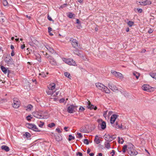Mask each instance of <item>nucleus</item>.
<instances>
[{"instance_id": "f03ea898", "label": "nucleus", "mask_w": 156, "mask_h": 156, "mask_svg": "<svg viewBox=\"0 0 156 156\" xmlns=\"http://www.w3.org/2000/svg\"><path fill=\"white\" fill-rule=\"evenodd\" d=\"M55 84V83H51L48 86V90L46 91L48 95H52L56 91Z\"/></svg>"}, {"instance_id": "dca6fc26", "label": "nucleus", "mask_w": 156, "mask_h": 156, "mask_svg": "<svg viewBox=\"0 0 156 156\" xmlns=\"http://www.w3.org/2000/svg\"><path fill=\"white\" fill-rule=\"evenodd\" d=\"M118 115H113L111 116L110 119V123L111 124H113L115 121L116 119L117 118V116Z\"/></svg>"}, {"instance_id": "58836bf2", "label": "nucleus", "mask_w": 156, "mask_h": 156, "mask_svg": "<svg viewBox=\"0 0 156 156\" xmlns=\"http://www.w3.org/2000/svg\"><path fill=\"white\" fill-rule=\"evenodd\" d=\"M3 1V5L5 6H6L7 5L8 3L6 0H2Z\"/></svg>"}, {"instance_id": "39448f33", "label": "nucleus", "mask_w": 156, "mask_h": 156, "mask_svg": "<svg viewBox=\"0 0 156 156\" xmlns=\"http://www.w3.org/2000/svg\"><path fill=\"white\" fill-rule=\"evenodd\" d=\"M128 154L131 156H134L137 155L138 152L133 147H128L127 149Z\"/></svg>"}, {"instance_id": "3c124183", "label": "nucleus", "mask_w": 156, "mask_h": 156, "mask_svg": "<svg viewBox=\"0 0 156 156\" xmlns=\"http://www.w3.org/2000/svg\"><path fill=\"white\" fill-rule=\"evenodd\" d=\"M4 21V19L3 16L0 17V22H3Z\"/></svg>"}, {"instance_id": "c03bdc74", "label": "nucleus", "mask_w": 156, "mask_h": 156, "mask_svg": "<svg viewBox=\"0 0 156 156\" xmlns=\"http://www.w3.org/2000/svg\"><path fill=\"white\" fill-rule=\"evenodd\" d=\"M40 122L41 124H39L38 125V126L42 128L43 127V126L44 125V122H42L41 121H40Z\"/></svg>"}, {"instance_id": "7ed1b4c3", "label": "nucleus", "mask_w": 156, "mask_h": 156, "mask_svg": "<svg viewBox=\"0 0 156 156\" xmlns=\"http://www.w3.org/2000/svg\"><path fill=\"white\" fill-rule=\"evenodd\" d=\"M33 115L35 117L38 119H44V113L41 112H38L33 113Z\"/></svg>"}, {"instance_id": "6e6552de", "label": "nucleus", "mask_w": 156, "mask_h": 156, "mask_svg": "<svg viewBox=\"0 0 156 156\" xmlns=\"http://www.w3.org/2000/svg\"><path fill=\"white\" fill-rule=\"evenodd\" d=\"M111 73L113 75H114L116 77L122 79L123 78L122 74L120 73L117 72L113 70H112Z\"/></svg>"}, {"instance_id": "a878e982", "label": "nucleus", "mask_w": 156, "mask_h": 156, "mask_svg": "<svg viewBox=\"0 0 156 156\" xmlns=\"http://www.w3.org/2000/svg\"><path fill=\"white\" fill-rule=\"evenodd\" d=\"M23 136L26 138H28L30 137L31 136V134L28 132H26L25 134H23Z\"/></svg>"}, {"instance_id": "774afa93", "label": "nucleus", "mask_w": 156, "mask_h": 156, "mask_svg": "<svg viewBox=\"0 0 156 156\" xmlns=\"http://www.w3.org/2000/svg\"><path fill=\"white\" fill-rule=\"evenodd\" d=\"M76 27L78 29H80V28L82 27L81 24H79V25L77 26Z\"/></svg>"}, {"instance_id": "8fccbe9b", "label": "nucleus", "mask_w": 156, "mask_h": 156, "mask_svg": "<svg viewBox=\"0 0 156 156\" xmlns=\"http://www.w3.org/2000/svg\"><path fill=\"white\" fill-rule=\"evenodd\" d=\"M153 31V30L152 29L150 28L149 30L148 31V32L149 33L151 34V33H152Z\"/></svg>"}, {"instance_id": "864d4df0", "label": "nucleus", "mask_w": 156, "mask_h": 156, "mask_svg": "<svg viewBox=\"0 0 156 156\" xmlns=\"http://www.w3.org/2000/svg\"><path fill=\"white\" fill-rule=\"evenodd\" d=\"M76 155H79V156H83L82 154L80 152H78L76 153Z\"/></svg>"}, {"instance_id": "c85d7f7f", "label": "nucleus", "mask_w": 156, "mask_h": 156, "mask_svg": "<svg viewBox=\"0 0 156 156\" xmlns=\"http://www.w3.org/2000/svg\"><path fill=\"white\" fill-rule=\"evenodd\" d=\"M118 142L119 143H120L121 144H122L124 142V140L122 138H120V137H118Z\"/></svg>"}, {"instance_id": "a19ab883", "label": "nucleus", "mask_w": 156, "mask_h": 156, "mask_svg": "<svg viewBox=\"0 0 156 156\" xmlns=\"http://www.w3.org/2000/svg\"><path fill=\"white\" fill-rule=\"evenodd\" d=\"M127 146L126 145H125L123 146L122 148V151L123 153H124L126 151V149Z\"/></svg>"}, {"instance_id": "0e129e2a", "label": "nucleus", "mask_w": 156, "mask_h": 156, "mask_svg": "<svg viewBox=\"0 0 156 156\" xmlns=\"http://www.w3.org/2000/svg\"><path fill=\"white\" fill-rule=\"evenodd\" d=\"M5 101L6 99H0V103H3V102Z\"/></svg>"}, {"instance_id": "9d476101", "label": "nucleus", "mask_w": 156, "mask_h": 156, "mask_svg": "<svg viewBox=\"0 0 156 156\" xmlns=\"http://www.w3.org/2000/svg\"><path fill=\"white\" fill-rule=\"evenodd\" d=\"M86 103L87 104V107L90 109V110L94 109L95 110H96L97 109V107L96 106H94L93 105H92L90 101H88V100H87V101H86Z\"/></svg>"}, {"instance_id": "b1692460", "label": "nucleus", "mask_w": 156, "mask_h": 156, "mask_svg": "<svg viewBox=\"0 0 156 156\" xmlns=\"http://www.w3.org/2000/svg\"><path fill=\"white\" fill-rule=\"evenodd\" d=\"M25 108H26V110L27 111H30L33 108V106L32 105L29 104L27 106L25 107Z\"/></svg>"}, {"instance_id": "49530a36", "label": "nucleus", "mask_w": 156, "mask_h": 156, "mask_svg": "<svg viewBox=\"0 0 156 156\" xmlns=\"http://www.w3.org/2000/svg\"><path fill=\"white\" fill-rule=\"evenodd\" d=\"M81 58L84 60H86L87 59V58L85 55H82Z\"/></svg>"}, {"instance_id": "1a4fd4ad", "label": "nucleus", "mask_w": 156, "mask_h": 156, "mask_svg": "<svg viewBox=\"0 0 156 156\" xmlns=\"http://www.w3.org/2000/svg\"><path fill=\"white\" fill-rule=\"evenodd\" d=\"M99 125L101 126L102 129L104 130L106 128V123L104 121L101 119H99L98 120Z\"/></svg>"}, {"instance_id": "473e14b6", "label": "nucleus", "mask_w": 156, "mask_h": 156, "mask_svg": "<svg viewBox=\"0 0 156 156\" xmlns=\"http://www.w3.org/2000/svg\"><path fill=\"white\" fill-rule=\"evenodd\" d=\"M80 131L81 132L83 133H85L87 131V130L83 127H82L80 128Z\"/></svg>"}, {"instance_id": "4c0bfd02", "label": "nucleus", "mask_w": 156, "mask_h": 156, "mask_svg": "<svg viewBox=\"0 0 156 156\" xmlns=\"http://www.w3.org/2000/svg\"><path fill=\"white\" fill-rule=\"evenodd\" d=\"M94 141L97 144H98L100 143V140L99 138H95Z\"/></svg>"}, {"instance_id": "f704fd0d", "label": "nucleus", "mask_w": 156, "mask_h": 156, "mask_svg": "<svg viewBox=\"0 0 156 156\" xmlns=\"http://www.w3.org/2000/svg\"><path fill=\"white\" fill-rule=\"evenodd\" d=\"M134 23L132 21H129L127 24L129 27H131L134 24Z\"/></svg>"}, {"instance_id": "9b49d317", "label": "nucleus", "mask_w": 156, "mask_h": 156, "mask_svg": "<svg viewBox=\"0 0 156 156\" xmlns=\"http://www.w3.org/2000/svg\"><path fill=\"white\" fill-rule=\"evenodd\" d=\"M70 41H71V44L74 48H76L78 47V41L76 39L71 38Z\"/></svg>"}, {"instance_id": "f3484780", "label": "nucleus", "mask_w": 156, "mask_h": 156, "mask_svg": "<svg viewBox=\"0 0 156 156\" xmlns=\"http://www.w3.org/2000/svg\"><path fill=\"white\" fill-rule=\"evenodd\" d=\"M49 58L48 60L49 62L52 65H56L57 64V62L54 58L52 56Z\"/></svg>"}, {"instance_id": "c756f323", "label": "nucleus", "mask_w": 156, "mask_h": 156, "mask_svg": "<svg viewBox=\"0 0 156 156\" xmlns=\"http://www.w3.org/2000/svg\"><path fill=\"white\" fill-rule=\"evenodd\" d=\"M68 17L70 18H73L74 17V14L71 12H69L68 15Z\"/></svg>"}, {"instance_id": "69168bd1", "label": "nucleus", "mask_w": 156, "mask_h": 156, "mask_svg": "<svg viewBox=\"0 0 156 156\" xmlns=\"http://www.w3.org/2000/svg\"><path fill=\"white\" fill-rule=\"evenodd\" d=\"M76 23L77 24H80V20L77 19L76 20Z\"/></svg>"}, {"instance_id": "aec40b11", "label": "nucleus", "mask_w": 156, "mask_h": 156, "mask_svg": "<svg viewBox=\"0 0 156 156\" xmlns=\"http://www.w3.org/2000/svg\"><path fill=\"white\" fill-rule=\"evenodd\" d=\"M105 140L109 142L112 141V140H111V136L109 134L105 135Z\"/></svg>"}, {"instance_id": "72a5a7b5", "label": "nucleus", "mask_w": 156, "mask_h": 156, "mask_svg": "<svg viewBox=\"0 0 156 156\" xmlns=\"http://www.w3.org/2000/svg\"><path fill=\"white\" fill-rule=\"evenodd\" d=\"M105 147L107 149H109L110 148V144L109 142L105 143Z\"/></svg>"}, {"instance_id": "338daca9", "label": "nucleus", "mask_w": 156, "mask_h": 156, "mask_svg": "<svg viewBox=\"0 0 156 156\" xmlns=\"http://www.w3.org/2000/svg\"><path fill=\"white\" fill-rule=\"evenodd\" d=\"M48 32L49 33L51 32V31L52 30V28L50 27H49L48 28Z\"/></svg>"}, {"instance_id": "bb28decb", "label": "nucleus", "mask_w": 156, "mask_h": 156, "mask_svg": "<svg viewBox=\"0 0 156 156\" xmlns=\"http://www.w3.org/2000/svg\"><path fill=\"white\" fill-rule=\"evenodd\" d=\"M55 139L58 141H60L62 139V137L61 135L56 136H55Z\"/></svg>"}, {"instance_id": "ddd939ff", "label": "nucleus", "mask_w": 156, "mask_h": 156, "mask_svg": "<svg viewBox=\"0 0 156 156\" xmlns=\"http://www.w3.org/2000/svg\"><path fill=\"white\" fill-rule=\"evenodd\" d=\"M108 86L109 88L113 91H115L118 90V89L116 86L114 85L112 83H109L108 84Z\"/></svg>"}, {"instance_id": "79ce46f5", "label": "nucleus", "mask_w": 156, "mask_h": 156, "mask_svg": "<svg viewBox=\"0 0 156 156\" xmlns=\"http://www.w3.org/2000/svg\"><path fill=\"white\" fill-rule=\"evenodd\" d=\"M32 42H33V44H35L37 45L38 44V41H37L35 39H33V40H32Z\"/></svg>"}, {"instance_id": "423d86ee", "label": "nucleus", "mask_w": 156, "mask_h": 156, "mask_svg": "<svg viewBox=\"0 0 156 156\" xmlns=\"http://www.w3.org/2000/svg\"><path fill=\"white\" fill-rule=\"evenodd\" d=\"M13 107L15 108H18L20 105V102L19 99L17 98H14L13 99Z\"/></svg>"}, {"instance_id": "7c9ffc66", "label": "nucleus", "mask_w": 156, "mask_h": 156, "mask_svg": "<svg viewBox=\"0 0 156 156\" xmlns=\"http://www.w3.org/2000/svg\"><path fill=\"white\" fill-rule=\"evenodd\" d=\"M150 76L156 80V73H150Z\"/></svg>"}, {"instance_id": "0eeeda50", "label": "nucleus", "mask_w": 156, "mask_h": 156, "mask_svg": "<svg viewBox=\"0 0 156 156\" xmlns=\"http://www.w3.org/2000/svg\"><path fill=\"white\" fill-rule=\"evenodd\" d=\"M5 62L9 65H11L13 64V59L9 55L6 57Z\"/></svg>"}, {"instance_id": "5fc2aeb1", "label": "nucleus", "mask_w": 156, "mask_h": 156, "mask_svg": "<svg viewBox=\"0 0 156 156\" xmlns=\"http://www.w3.org/2000/svg\"><path fill=\"white\" fill-rule=\"evenodd\" d=\"M66 5H67L66 4H64L62 5H61L60 6V8H63L64 7H66Z\"/></svg>"}, {"instance_id": "bf43d9fd", "label": "nucleus", "mask_w": 156, "mask_h": 156, "mask_svg": "<svg viewBox=\"0 0 156 156\" xmlns=\"http://www.w3.org/2000/svg\"><path fill=\"white\" fill-rule=\"evenodd\" d=\"M77 134L78 135L79 138H81L82 137V135H81V133H78Z\"/></svg>"}, {"instance_id": "6e6d98bb", "label": "nucleus", "mask_w": 156, "mask_h": 156, "mask_svg": "<svg viewBox=\"0 0 156 156\" xmlns=\"http://www.w3.org/2000/svg\"><path fill=\"white\" fill-rule=\"evenodd\" d=\"M58 94H59V91H57V92H56L55 94H53V96L56 97L58 95Z\"/></svg>"}, {"instance_id": "a211bd4d", "label": "nucleus", "mask_w": 156, "mask_h": 156, "mask_svg": "<svg viewBox=\"0 0 156 156\" xmlns=\"http://www.w3.org/2000/svg\"><path fill=\"white\" fill-rule=\"evenodd\" d=\"M150 86L149 85L147 84H145L142 87V89L145 91H150Z\"/></svg>"}, {"instance_id": "2eb2a0df", "label": "nucleus", "mask_w": 156, "mask_h": 156, "mask_svg": "<svg viewBox=\"0 0 156 156\" xmlns=\"http://www.w3.org/2000/svg\"><path fill=\"white\" fill-rule=\"evenodd\" d=\"M1 69L2 71L4 74L8 73V75H9L10 73V71L8 69V68H6L3 66H1Z\"/></svg>"}, {"instance_id": "052dcab7", "label": "nucleus", "mask_w": 156, "mask_h": 156, "mask_svg": "<svg viewBox=\"0 0 156 156\" xmlns=\"http://www.w3.org/2000/svg\"><path fill=\"white\" fill-rule=\"evenodd\" d=\"M113 112L112 111H109L108 113V117H109L110 115H111L112 113Z\"/></svg>"}, {"instance_id": "f257e3e1", "label": "nucleus", "mask_w": 156, "mask_h": 156, "mask_svg": "<svg viewBox=\"0 0 156 156\" xmlns=\"http://www.w3.org/2000/svg\"><path fill=\"white\" fill-rule=\"evenodd\" d=\"M96 87L99 89L104 91L105 93L109 94L110 93V90L108 87L105 86L102 84L100 83H95Z\"/></svg>"}, {"instance_id": "5701e85b", "label": "nucleus", "mask_w": 156, "mask_h": 156, "mask_svg": "<svg viewBox=\"0 0 156 156\" xmlns=\"http://www.w3.org/2000/svg\"><path fill=\"white\" fill-rule=\"evenodd\" d=\"M43 53V54L44 55L45 57L48 59V60L49 59V58L51 57V56L49 55L47 53L44 51H42Z\"/></svg>"}, {"instance_id": "412c9836", "label": "nucleus", "mask_w": 156, "mask_h": 156, "mask_svg": "<svg viewBox=\"0 0 156 156\" xmlns=\"http://www.w3.org/2000/svg\"><path fill=\"white\" fill-rule=\"evenodd\" d=\"M1 149L2 150H4L6 152L9 151V149L8 147L5 145H2L1 146Z\"/></svg>"}, {"instance_id": "13d9d810", "label": "nucleus", "mask_w": 156, "mask_h": 156, "mask_svg": "<svg viewBox=\"0 0 156 156\" xmlns=\"http://www.w3.org/2000/svg\"><path fill=\"white\" fill-rule=\"evenodd\" d=\"M15 55V53L14 51L13 50H12V52L11 53V55L12 56H13Z\"/></svg>"}, {"instance_id": "cd10ccee", "label": "nucleus", "mask_w": 156, "mask_h": 156, "mask_svg": "<svg viewBox=\"0 0 156 156\" xmlns=\"http://www.w3.org/2000/svg\"><path fill=\"white\" fill-rule=\"evenodd\" d=\"M64 75L68 78L71 79V76L69 73L68 72H65L64 73Z\"/></svg>"}, {"instance_id": "680f3d73", "label": "nucleus", "mask_w": 156, "mask_h": 156, "mask_svg": "<svg viewBox=\"0 0 156 156\" xmlns=\"http://www.w3.org/2000/svg\"><path fill=\"white\" fill-rule=\"evenodd\" d=\"M65 101V99L64 98H62L60 100L59 102L60 103H63Z\"/></svg>"}, {"instance_id": "20e7f679", "label": "nucleus", "mask_w": 156, "mask_h": 156, "mask_svg": "<svg viewBox=\"0 0 156 156\" xmlns=\"http://www.w3.org/2000/svg\"><path fill=\"white\" fill-rule=\"evenodd\" d=\"M63 60L66 64L73 66H76V64L75 61L73 59H67L66 58H63Z\"/></svg>"}, {"instance_id": "4be33fe9", "label": "nucleus", "mask_w": 156, "mask_h": 156, "mask_svg": "<svg viewBox=\"0 0 156 156\" xmlns=\"http://www.w3.org/2000/svg\"><path fill=\"white\" fill-rule=\"evenodd\" d=\"M133 75L135 76L137 79H138L139 76H140V74L139 73L137 72L136 71L134 72L133 73Z\"/></svg>"}, {"instance_id": "6ab92c4d", "label": "nucleus", "mask_w": 156, "mask_h": 156, "mask_svg": "<svg viewBox=\"0 0 156 156\" xmlns=\"http://www.w3.org/2000/svg\"><path fill=\"white\" fill-rule=\"evenodd\" d=\"M45 46L47 49L51 53H53L54 52V50L48 44L45 45Z\"/></svg>"}, {"instance_id": "4468645a", "label": "nucleus", "mask_w": 156, "mask_h": 156, "mask_svg": "<svg viewBox=\"0 0 156 156\" xmlns=\"http://www.w3.org/2000/svg\"><path fill=\"white\" fill-rule=\"evenodd\" d=\"M140 5H149L151 4V1L149 0H145L144 1H140L138 2Z\"/></svg>"}, {"instance_id": "ea45409f", "label": "nucleus", "mask_w": 156, "mask_h": 156, "mask_svg": "<svg viewBox=\"0 0 156 156\" xmlns=\"http://www.w3.org/2000/svg\"><path fill=\"white\" fill-rule=\"evenodd\" d=\"M83 143L84 144L88 145L89 144V141L87 139H85L83 140Z\"/></svg>"}, {"instance_id": "e433bc0d", "label": "nucleus", "mask_w": 156, "mask_h": 156, "mask_svg": "<svg viewBox=\"0 0 156 156\" xmlns=\"http://www.w3.org/2000/svg\"><path fill=\"white\" fill-rule=\"evenodd\" d=\"M55 126V123L52 122L48 125V126L50 128H52V127L54 126Z\"/></svg>"}, {"instance_id": "a18cd8bd", "label": "nucleus", "mask_w": 156, "mask_h": 156, "mask_svg": "<svg viewBox=\"0 0 156 156\" xmlns=\"http://www.w3.org/2000/svg\"><path fill=\"white\" fill-rule=\"evenodd\" d=\"M39 75H41V76L43 77L46 76L45 74L43 72H41V73L39 74Z\"/></svg>"}, {"instance_id": "c9c22d12", "label": "nucleus", "mask_w": 156, "mask_h": 156, "mask_svg": "<svg viewBox=\"0 0 156 156\" xmlns=\"http://www.w3.org/2000/svg\"><path fill=\"white\" fill-rule=\"evenodd\" d=\"M69 141H70L72 140H74L75 139V137L71 135H69Z\"/></svg>"}, {"instance_id": "2f4dec72", "label": "nucleus", "mask_w": 156, "mask_h": 156, "mask_svg": "<svg viewBox=\"0 0 156 156\" xmlns=\"http://www.w3.org/2000/svg\"><path fill=\"white\" fill-rule=\"evenodd\" d=\"M34 125L32 124L28 123L27 124V127L29 129H32Z\"/></svg>"}, {"instance_id": "e2e57ef3", "label": "nucleus", "mask_w": 156, "mask_h": 156, "mask_svg": "<svg viewBox=\"0 0 156 156\" xmlns=\"http://www.w3.org/2000/svg\"><path fill=\"white\" fill-rule=\"evenodd\" d=\"M48 19L50 21H53V20L51 17H50L49 15H48Z\"/></svg>"}, {"instance_id": "f8f14e48", "label": "nucleus", "mask_w": 156, "mask_h": 156, "mask_svg": "<svg viewBox=\"0 0 156 156\" xmlns=\"http://www.w3.org/2000/svg\"><path fill=\"white\" fill-rule=\"evenodd\" d=\"M76 106L73 105H71L69 106L67 108L68 112L70 113H72L75 112L74 109Z\"/></svg>"}, {"instance_id": "de8ad7c7", "label": "nucleus", "mask_w": 156, "mask_h": 156, "mask_svg": "<svg viewBox=\"0 0 156 156\" xmlns=\"http://www.w3.org/2000/svg\"><path fill=\"white\" fill-rule=\"evenodd\" d=\"M85 109V108L83 107H80V108L79 110L80 112H83Z\"/></svg>"}, {"instance_id": "603ef678", "label": "nucleus", "mask_w": 156, "mask_h": 156, "mask_svg": "<svg viewBox=\"0 0 156 156\" xmlns=\"http://www.w3.org/2000/svg\"><path fill=\"white\" fill-rule=\"evenodd\" d=\"M56 131H57L58 132V133H60L62 132V131L60 130V129L59 128H57L56 129Z\"/></svg>"}, {"instance_id": "4d7b16f0", "label": "nucleus", "mask_w": 156, "mask_h": 156, "mask_svg": "<svg viewBox=\"0 0 156 156\" xmlns=\"http://www.w3.org/2000/svg\"><path fill=\"white\" fill-rule=\"evenodd\" d=\"M107 112H108V111H107L105 112H104L103 116L105 118H106V115H107Z\"/></svg>"}, {"instance_id": "09e8293b", "label": "nucleus", "mask_w": 156, "mask_h": 156, "mask_svg": "<svg viewBox=\"0 0 156 156\" xmlns=\"http://www.w3.org/2000/svg\"><path fill=\"white\" fill-rule=\"evenodd\" d=\"M111 140L112 141L115 139L116 138V136L115 135L111 136Z\"/></svg>"}, {"instance_id": "393cba45", "label": "nucleus", "mask_w": 156, "mask_h": 156, "mask_svg": "<svg viewBox=\"0 0 156 156\" xmlns=\"http://www.w3.org/2000/svg\"><path fill=\"white\" fill-rule=\"evenodd\" d=\"M32 130L36 132H40L41 131L35 125H34Z\"/></svg>"}, {"instance_id": "37998d69", "label": "nucleus", "mask_w": 156, "mask_h": 156, "mask_svg": "<svg viewBox=\"0 0 156 156\" xmlns=\"http://www.w3.org/2000/svg\"><path fill=\"white\" fill-rule=\"evenodd\" d=\"M32 117H31V115H29L26 117L27 120L29 121L31 119H32Z\"/></svg>"}]
</instances>
